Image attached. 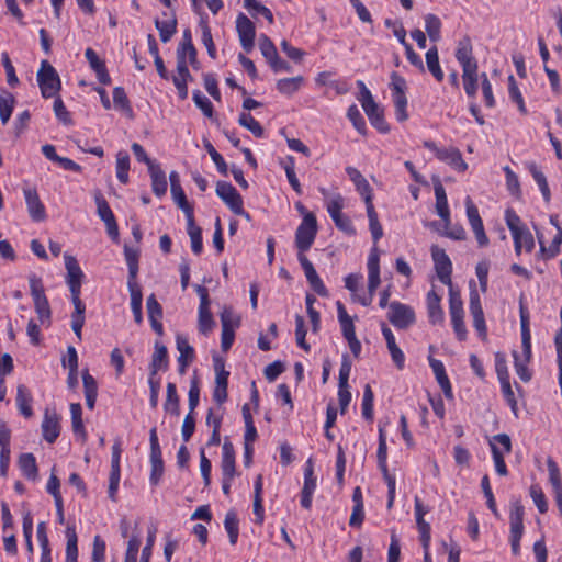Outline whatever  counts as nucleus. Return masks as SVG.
Listing matches in <instances>:
<instances>
[{
    "label": "nucleus",
    "instance_id": "27",
    "mask_svg": "<svg viewBox=\"0 0 562 562\" xmlns=\"http://www.w3.org/2000/svg\"><path fill=\"white\" fill-rule=\"evenodd\" d=\"M169 368V356L167 347L161 341L154 345V353L149 363V375H158L159 371H166Z\"/></svg>",
    "mask_w": 562,
    "mask_h": 562
},
{
    "label": "nucleus",
    "instance_id": "57",
    "mask_svg": "<svg viewBox=\"0 0 562 562\" xmlns=\"http://www.w3.org/2000/svg\"><path fill=\"white\" fill-rule=\"evenodd\" d=\"M22 531L25 541L26 551L29 554H33V515L30 510H25L22 514Z\"/></svg>",
    "mask_w": 562,
    "mask_h": 562
},
{
    "label": "nucleus",
    "instance_id": "8",
    "mask_svg": "<svg viewBox=\"0 0 562 562\" xmlns=\"http://www.w3.org/2000/svg\"><path fill=\"white\" fill-rule=\"evenodd\" d=\"M37 83L44 99L55 97L61 88V81L56 69L47 60L41 63L37 71Z\"/></svg>",
    "mask_w": 562,
    "mask_h": 562
},
{
    "label": "nucleus",
    "instance_id": "33",
    "mask_svg": "<svg viewBox=\"0 0 562 562\" xmlns=\"http://www.w3.org/2000/svg\"><path fill=\"white\" fill-rule=\"evenodd\" d=\"M441 297L434 291L430 290L426 296V303L428 308L429 322L434 325L442 324L445 321V313L440 305Z\"/></svg>",
    "mask_w": 562,
    "mask_h": 562
},
{
    "label": "nucleus",
    "instance_id": "32",
    "mask_svg": "<svg viewBox=\"0 0 562 562\" xmlns=\"http://www.w3.org/2000/svg\"><path fill=\"white\" fill-rule=\"evenodd\" d=\"M366 115L369 119L370 124L380 133L387 134L390 132V125L387 124L383 110L375 102L363 109Z\"/></svg>",
    "mask_w": 562,
    "mask_h": 562
},
{
    "label": "nucleus",
    "instance_id": "20",
    "mask_svg": "<svg viewBox=\"0 0 562 562\" xmlns=\"http://www.w3.org/2000/svg\"><path fill=\"white\" fill-rule=\"evenodd\" d=\"M65 268L67 270L66 283L70 292L81 291L85 273L80 268L78 260L68 254L64 255Z\"/></svg>",
    "mask_w": 562,
    "mask_h": 562
},
{
    "label": "nucleus",
    "instance_id": "62",
    "mask_svg": "<svg viewBox=\"0 0 562 562\" xmlns=\"http://www.w3.org/2000/svg\"><path fill=\"white\" fill-rule=\"evenodd\" d=\"M199 26L201 29V42L205 46L209 56L212 59H215L217 57V52H216L215 44L213 42L211 27L209 26V23L204 20L200 21Z\"/></svg>",
    "mask_w": 562,
    "mask_h": 562
},
{
    "label": "nucleus",
    "instance_id": "60",
    "mask_svg": "<svg viewBox=\"0 0 562 562\" xmlns=\"http://www.w3.org/2000/svg\"><path fill=\"white\" fill-rule=\"evenodd\" d=\"M514 368L516 374L522 382H529L532 379V371L529 369L531 359H525L518 357V351H513Z\"/></svg>",
    "mask_w": 562,
    "mask_h": 562
},
{
    "label": "nucleus",
    "instance_id": "9",
    "mask_svg": "<svg viewBox=\"0 0 562 562\" xmlns=\"http://www.w3.org/2000/svg\"><path fill=\"white\" fill-rule=\"evenodd\" d=\"M215 191L217 196L234 214L243 216L247 221L251 220V215L244 209L241 195L231 182L218 181Z\"/></svg>",
    "mask_w": 562,
    "mask_h": 562
},
{
    "label": "nucleus",
    "instance_id": "4",
    "mask_svg": "<svg viewBox=\"0 0 562 562\" xmlns=\"http://www.w3.org/2000/svg\"><path fill=\"white\" fill-rule=\"evenodd\" d=\"M317 231L316 216L312 212H306L295 232L297 256L305 255V252L311 249L315 241Z\"/></svg>",
    "mask_w": 562,
    "mask_h": 562
},
{
    "label": "nucleus",
    "instance_id": "6",
    "mask_svg": "<svg viewBox=\"0 0 562 562\" xmlns=\"http://www.w3.org/2000/svg\"><path fill=\"white\" fill-rule=\"evenodd\" d=\"M490 448L495 472L499 476L508 475V469L505 463V456L512 452V440L507 434H497L490 440Z\"/></svg>",
    "mask_w": 562,
    "mask_h": 562
},
{
    "label": "nucleus",
    "instance_id": "17",
    "mask_svg": "<svg viewBox=\"0 0 562 562\" xmlns=\"http://www.w3.org/2000/svg\"><path fill=\"white\" fill-rule=\"evenodd\" d=\"M236 31L244 50L251 52L255 46L256 29L252 21L244 13L237 15Z\"/></svg>",
    "mask_w": 562,
    "mask_h": 562
},
{
    "label": "nucleus",
    "instance_id": "15",
    "mask_svg": "<svg viewBox=\"0 0 562 562\" xmlns=\"http://www.w3.org/2000/svg\"><path fill=\"white\" fill-rule=\"evenodd\" d=\"M431 257L435 265V270L439 281L448 285L449 289H453L452 286V262L449 256L446 254L445 249L439 248L438 246L431 247Z\"/></svg>",
    "mask_w": 562,
    "mask_h": 562
},
{
    "label": "nucleus",
    "instance_id": "35",
    "mask_svg": "<svg viewBox=\"0 0 562 562\" xmlns=\"http://www.w3.org/2000/svg\"><path fill=\"white\" fill-rule=\"evenodd\" d=\"M20 471L22 475L31 481H35L38 476V468L36 463V458L31 452H25L20 454L18 461Z\"/></svg>",
    "mask_w": 562,
    "mask_h": 562
},
{
    "label": "nucleus",
    "instance_id": "52",
    "mask_svg": "<svg viewBox=\"0 0 562 562\" xmlns=\"http://www.w3.org/2000/svg\"><path fill=\"white\" fill-rule=\"evenodd\" d=\"M425 31L432 42H438L441 37L442 23L439 16L432 13H428L424 16Z\"/></svg>",
    "mask_w": 562,
    "mask_h": 562
},
{
    "label": "nucleus",
    "instance_id": "42",
    "mask_svg": "<svg viewBox=\"0 0 562 562\" xmlns=\"http://www.w3.org/2000/svg\"><path fill=\"white\" fill-rule=\"evenodd\" d=\"M130 165L131 159L130 155L124 151L120 150L116 154V161H115V175L120 183L127 184L130 181Z\"/></svg>",
    "mask_w": 562,
    "mask_h": 562
},
{
    "label": "nucleus",
    "instance_id": "48",
    "mask_svg": "<svg viewBox=\"0 0 562 562\" xmlns=\"http://www.w3.org/2000/svg\"><path fill=\"white\" fill-rule=\"evenodd\" d=\"M186 52H189V63L191 66H195V64L198 63V58H196V49L192 43V37H191V32L189 29L184 30L183 31V35H182V42L180 43L178 49H177V56H184L186 57Z\"/></svg>",
    "mask_w": 562,
    "mask_h": 562
},
{
    "label": "nucleus",
    "instance_id": "37",
    "mask_svg": "<svg viewBox=\"0 0 562 562\" xmlns=\"http://www.w3.org/2000/svg\"><path fill=\"white\" fill-rule=\"evenodd\" d=\"M537 236L540 246V254L544 259L555 258L560 254V248L562 245V228H559V232H557L554 235L549 247L544 245L542 235L537 234Z\"/></svg>",
    "mask_w": 562,
    "mask_h": 562
},
{
    "label": "nucleus",
    "instance_id": "36",
    "mask_svg": "<svg viewBox=\"0 0 562 562\" xmlns=\"http://www.w3.org/2000/svg\"><path fill=\"white\" fill-rule=\"evenodd\" d=\"M131 295V311L136 324L143 323V294L139 284L127 285Z\"/></svg>",
    "mask_w": 562,
    "mask_h": 562
},
{
    "label": "nucleus",
    "instance_id": "7",
    "mask_svg": "<svg viewBox=\"0 0 562 562\" xmlns=\"http://www.w3.org/2000/svg\"><path fill=\"white\" fill-rule=\"evenodd\" d=\"M449 314L457 339L464 341L468 330L464 324L463 301L459 290L449 289Z\"/></svg>",
    "mask_w": 562,
    "mask_h": 562
},
{
    "label": "nucleus",
    "instance_id": "22",
    "mask_svg": "<svg viewBox=\"0 0 562 562\" xmlns=\"http://www.w3.org/2000/svg\"><path fill=\"white\" fill-rule=\"evenodd\" d=\"M26 209L34 222H43L46 218V209L34 188L23 189Z\"/></svg>",
    "mask_w": 562,
    "mask_h": 562
},
{
    "label": "nucleus",
    "instance_id": "24",
    "mask_svg": "<svg viewBox=\"0 0 562 562\" xmlns=\"http://www.w3.org/2000/svg\"><path fill=\"white\" fill-rule=\"evenodd\" d=\"M146 308L148 314V319L151 326V329L159 336L162 337L164 325H162V316L164 311L161 304L157 301L155 294H150L146 301Z\"/></svg>",
    "mask_w": 562,
    "mask_h": 562
},
{
    "label": "nucleus",
    "instance_id": "25",
    "mask_svg": "<svg viewBox=\"0 0 562 562\" xmlns=\"http://www.w3.org/2000/svg\"><path fill=\"white\" fill-rule=\"evenodd\" d=\"M428 362H429V367L431 368V370L435 374L436 381L439 384L443 395L447 398H452L453 397L452 385H451L450 379L446 372L443 362L441 360H438V359L431 357V356L428 357Z\"/></svg>",
    "mask_w": 562,
    "mask_h": 562
},
{
    "label": "nucleus",
    "instance_id": "47",
    "mask_svg": "<svg viewBox=\"0 0 562 562\" xmlns=\"http://www.w3.org/2000/svg\"><path fill=\"white\" fill-rule=\"evenodd\" d=\"M281 167L283 168L286 179L291 186V188L301 195L303 193L301 183L295 173V158L293 156H286V158L281 161Z\"/></svg>",
    "mask_w": 562,
    "mask_h": 562
},
{
    "label": "nucleus",
    "instance_id": "1",
    "mask_svg": "<svg viewBox=\"0 0 562 562\" xmlns=\"http://www.w3.org/2000/svg\"><path fill=\"white\" fill-rule=\"evenodd\" d=\"M456 59L462 68V83L468 98H475L479 89V65L473 57V46L469 36L462 37L457 45Z\"/></svg>",
    "mask_w": 562,
    "mask_h": 562
},
{
    "label": "nucleus",
    "instance_id": "54",
    "mask_svg": "<svg viewBox=\"0 0 562 562\" xmlns=\"http://www.w3.org/2000/svg\"><path fill=\"white\" fill-rule=\"evenodd\" d=\"M504 218L508 229L510 231L513 239L518 238V232L527 228L526 224L522 223L520 216L513 207H507L505 210Z\"/></svg>",
    "mask_w": 562,
    "mask_h": 562
},
{
    "label": "nucleus",
    "instance_id": "12",
    "mask_svg": "<svg viewBox=\"0 0 562 562\" xmlns=\"http://www.w3.org/2000/svg\"><path fill=\"white\" fill-rule=\"evenodd\" d=\"M149 443H150V453H149V462H150V475L149 483L154 486L158 485L159 481L164 475V460L162 452L159 445V439L157 435V429L154 427L149 431Z\"/></svg>",
    "mask_w": 562,
    "mask_h": 562
},
{
    "label": "nucleus",
    "instance_id": "26",
    "mask_svg": "<svg viewBox=\"0 0 562 562\" xmlns=\"http://www.w3.org/2000/svg\"><path fill=\"white\" fill-rule=\"evenodd\" d=\"M547 467L549 472V482L552 486L554 501L562 517V477L557 462L552 458H548Z\"/></svg>",
    "mask_w": 562,
    "mask_h": 562
},
{
    "label": "nucleus",
    "instance_id": "41",
    "mask_svg": "<svg viewBox=\"0 0 562 562\" xmlns=\"http://www.w3.org/2000/svg\"><path fill=\"white\" fill-rule=\"evenodd\" d=\"M124 256L125 261L128 268V279H127V285L128 284H138L136 282L137 273H138V258L139 252L137 249H133L128 246H124Z\"/></svg>",
    "mask_w": 562,
    "mask_h": 562
},
{
    "label": "nucleus",
    "instance_id": "55",
    "mask_svg": "<svg viewBox=\"0 0 562 562\" xmlns=\"http://www.w3.org/2000/svg\"><path fill=\"white\" fill-rule=\"evenodd\" d=\"M529 171L539 187L544 202L549 203L551 200V192L544 173L537 167L536 164H530Z\"/></svg>",
    "mask_w": 562,
    "mask_h": 562
},
{
    "label": "nucleus",
    "instance_id": "2",
    "mask_svg": "<svg viewBox=\"0 0 562 562\" xmlns=\"http://www.w3.org/2000/svg\"><path fill=\"white\" fill-rule=\"evenodd\" d=\"M525 507L519 499L510 501L509 505V544L515 557L520 555V541L525 532Z\"/></svg>",
    "mask_w": 562,
    "mask_h": 562
},
{
    "label": "nucleus",
    "instance_id": "11",
    "mask_svg": "<svg viewBox=\"0 0 562 562\" xmlns=\"http://www.w3.org/2000/svg\"><path fill=\"white\" fill-rule=\"evenodd\" d=\"M423 146L432 151L435 157L449 165L457 171H465L468 164L464 161L461 151L456 147H439L432 140H424Z\"/></svg>",
    "mask_w": 562,
    "mask_h": 562
},
{
    "label": "nucleus",
    "instance_id": "38",
    "mask_svg": "<svg viewBox=\"0 0 562 562\" xmlns=\"http://www.w3.org/2000/svg\"><path fill=\"white\" fill-rule=\"evenodd\" d=\"M166 401L164 403V409L166 413L173 416L180 415V397L177 393V386L172 382H168L166 386Z\"/></svg>",
    "mask_w": 562,
    "mask_h": 562
},
{
    "label": "nucleus",
    "instance_id": "44",
    "mask_svg": "<svg viewBox=\"0 0 562 562\" xmlns=\"http://www.w3.org/2000/svg\"><path fill=\"white\" fill-rule=\"evenodd\" d=\"M71 426L76 436H80L82 441L87 440V431L82 420V407L80 403L70 404Z\"/></svg>",
    "mask_w": 562,
    "mask_h": 562
},
{
    "label": "nucleus",
    "instance_id": "23",
    "mask_svg": "<svg viewBox=\"0 0 562 562\" xmlns=\"http://www.w3.org/2000/svg\"><path fill=\"white\" fill-rule=\"evenodd\" d=\"M368 290L372 295L381 283L380 278V251L378 247L373 246L368 256Z\"/></svg>",
    "mask_w": 562,
    "mask_h": 562
},
{
    "label": "nucleus",
    "instance_id": "64",
    "mask_svg": "<svg viewBox=\"0 0 562 562\" xmlns=\"http://www.w3.org/2000/svg\"><path fill=\"white\" fill-rule=\"evenodd\" d=\"M238 123L249 130L254 136L256 137H262L265 134L263 127L261 124L250 114L247 112H243L239 115Z\"/></svg>",
    "mask_w": 562,
    "mask_h": 562
},
{
    "label": "nucleus",
    "instance_id": "28",
    "mask_svg": "<svg viewBox=\"0 0 562 562\" xmlns=\"http://www.w3.org/2000/svg\"><path fill=\"white\" fill-rule=\"evenodd\" d=\"M85 57L89 63L90 68L95 72V76L100 83L106 86L111 83V77L109 75L104 60L100 59L97 52L92 48H87Z\"/></svg>",
    "mask_w": 562,
    "mask_h": 562
},
{
    "label": "nucleus",
    "instance_id": "29",
    "mask_svg": "<svg viewBox=\"0 0 562 562\" xmlns=\"http://www.w3.org/2000/svg\"><path fill=\"white\" fill-rule=\"evenodd\" d=\"M15 404L19 413L24 418H31L34 414L33 412V395L31 390L24 385L19 384L16 387V397H15Z\"/></svg>",
    "mask_w": 562,
    "mask_h": 562
},
{
    "label": "nucleus",
    "instance_id": "30",
    "mask_svg": "<svg viewBox=\"0 0 562 562\" xmlns=\"http://www.w3.org/2000/svg\"><path fill=\"white\" fill-rule=\"evenodd\" d=\"M148 173L151 180V191L157 198H161L167 193L168 182L166 172L162 170L161 165L157 162L149 166Z\"/></svg>",
    "mask_w": 562,
    "mask_h": 562
},
{
    "label": "nucleus",
    "instance_id": "31",
    "mask_svg": "<svg viewBox=\"0 0 562 562\" xmlns=\"http://www.w3.org/2000/svg\"><path fill=\"white\" fill-rule=\"evenodd\" d=\"M434 191L436 196V212L438 216L443 221L445 226L448 227L451 224V220L446 190L443 186L438 182L434 186Z\"/></svg>",
    "mask_w": 562,
    "mask_h": 562
},
{
    "label": "nucleus",
    "instance_id": "53",
    "mask_svg": "<svg viewBox=\"0 0 562 562\" xmlns=\"http://www.w3.org/2000/svg\"><path fill=\"white\" fill-rule=\"evenodd\" d=\"M113 104L114 108L127 116H133V109L131 106V102L126 95V92L123 87H115L113 89Z\"/></svg>",
    "mask_w": 562,
    "mask_h": 562
},
{
    "label": "nucleus",
    "instance_id": "13",
    "mask_svg": "<svg viewBox=\"0 0 562 562\" xmlns=\"http://www.w3.org/2000/svg\"><path fill=\"white\" fill-rule=\"evenodd\" d=\"M387 318L397 329H407L416 323V315L413 307L398 301H393L389 305Z\"/></svg>",
    "mask_w": 562,
    "mask_h": 562
},
{
    "label": "nucleus",
    "instance_id": "43",
    "mask_svg": "<svg viewBox=\"0 0 562 562\" xmlns=\"http://www.w3.org/2000/svg\"><path fill=\"white\" fill-rule=\"evenodd\" d=\"M221 471L236 472L235 449L227 437L222 445Z\"/></svg>",
    "mask_w": 562,
    "mask_h": 562
},
{
    "label": "nucleus",
    "instance_id": "39",
    "mask_svg": "<svg viewBox=\"0 0 562 562\" xmlns=\"http://www.w3.org/2000/svg\"><path fill=\"white\" fill-rule=\"evenodd\" d=\"M337 305V314L338 321L341 328V334L345 339L353 338L356 336V328L353 324V319L348 315L344 304L338 301Z\"/></svg>",
    "mask_w": 562,
    "mask_h": 562
},
{
    "label": "nucleus",
    "instance_id": "5",
    "mask_svg": "<svg viewBox=\"0 0 562 562\" xmlns=\"http://www.w3.org/2000/svg\"><path fill=\"white\" fill-rule=\"evenodd\" d=\"M325 206L335 226L339 231L349 236H355L357 234L351 218L342 213V209L345 207V199L340 193H336L329 200H327Z\"/></svg>",
    "mask_w": 562,
    "mask_h": 562
},
{
    "label": "nucleus",
    "instance_id": "58",
    "mask_svg": "<svg viewBox=\"0 0 562 562\" xmlns=\"http://www.w3.org/2000/svg\"><path fill=\"white\" fill-rule=\"evenodd\" d=\"M503 171L505 173V184L509 194L516 199H520L522 195L520 182L518 176L512 170L509 166H504Z\"/></svg>",
    "mask_w": 562,
    "mask_h": 562
},
{
    "label": "nucleus",
    "instance_id": "51",
    "mask_svg": "<svg viewBox=\"0 0 562 562\" xmlns=\"http://www.w3.org/2000/svg\"><path fill=\"white\" fill-rule=\"evenodd\" d=\"M426 64L428 70L431 72L434 78L441 82L443 80L445 74L439 64L438 49L436 46L429 48L426 53Z\"/></svg>",
    "mask_w": 562,
    "mask_h": 562
},
{
    "label": "nucleus",
    "instance_id": "34",
    "mask_svg": "<svg viewBox=\"0 0 562 562\" xmlns=\"http://www.w3.org/2000/svg\"><path fill=\"white\" fill-rule=\"evenodd\" d=\"M166 18L165 20H155V26L159 32L160 41L162 43H167L171 40L173 34L177 32V20L173 13L168 14L167 12L162 13Z\"/></svg>",
    "mask_w": 562,
    "mask_h": 562
},
{
    "label": "nucleus",
    "instance_id": "59",
    "mask_svg": "<svg viewBox=\"0 0 562 562\" xmlns=\"http://www.w3.org/2000/svg\"><path fill=\"white\" fill-rule=\"evenodd\" d=\"M15 99L11 92L2 91L0 93V120L2 124H7L10 120L13 109H14Z\"/></svg>",
    "mask_w": 562,
    "mask_h": 562
},
{
    "label": "nucleus",
    "instance_id": "10",
    "mask_svg": "<svg viewBox=\"0 0 562 562\" xmlns=\"http://www.w3.org/2000/svg\"><path fill=\"white\" fill-rule=\"evenodd\" d=\"M30 292L34 302L35 312L38 315V319L42 324L46 321L49 322L52 311L48 299L45 294L43 281L35 273L29 276Z\"/></svg>",
    "mask_w": 562,
    "mask_h": 562
},
{
    "label": "nucleus",
    "instance_id": "40",
    "mask_svg": "<svg viewBox=\"0 0 562 562\" xmlns=\"http://www.w3.org/2000/svg\"><path fill=\"white\" fill-rule=\"evenodd\" d=\"M304 83L303 76H296L291 78H282L279 79L276 83L277 90L286 97H292L296 93Z\"/></svg>",
    "mask_w": 562,
    "mask_h": 562
},
{
    "label": "nucleus",
    "instance_id": "49",
    "mask_svg": "<svg viewBox=\"0 0 562 562\" xmlns=\"http://www.w3.org/2000/svg\"><path fill=\"white\" fill-rule=\"evenodd\" d=\"M224 528L228 535L229 543L235 546L239 536V520L235 510L231 509L226 513Z\"/></svg>",
    "mask_w": 562,
    "mask_h": 562
},
{
    "label": "nucleus",
    "instance_id": "18",
    "mask_svg": "<svg viewBox=\"0 0 562 562\" xmlns=\"http://www.w3.org/2000/svg\"><path fill=\"white\" fill-rule=\"evenodd\" d=\"M520 317V335H521V352H518L519 358L531 359V331H530V316L528 308L520 302L519 304Z\"/></svg>",
    "mask_w": 562,
    "mask_h": 562
},
{
    "label": "nucleus",
    "instance_id": "56",
    "mask_svg": "<svg viewBox=\"0 0 562 562\" xmlns=\"http://www.w3.org/2000/svg\"><path fill=\"white\" fill-rule=\"evenodd\" d=\"M170 191L175 203L178 205L179 209L182 210V212L186 215V218L191 220V217H194L193 206L188 202L182 187L176 186V188L170 189Z\"/></svg>",
    "mask_w": 562,
    "mask_h": 562
},
{
    "label": "nucleus",
    "instance_id": "19",
    "mask_svg": "<svg viewBox=\"0 0 562 562\" xmlns=\"http://www.w3.org/2000/svg\"><path fill=\"white\" fill-rule=\"evenodd\" d=\"M176 346L177 350L179 351V357L177 358L178 372L179 374L183 375L187 372L190 363H192L195 359V350L190 345L189 339L181 334L176 336Z\"/></svg>",
    "mask_w": 562,
    "mask_h": 562
},
{
    "label": "nucleus",
    "instance_id": "14",
    "mask_svg": "<svg viewBox=\"0 0 562 562\" xmlns=\"http://www.w3.org/2000/svg\"><path fill=\"white\" fill-rule=\"evenodd\" d=\"M195 291L200 297V305L198 310V327L199 331L207 335L214 327L215 322L210 311V296L209 291L203 285H196Z\"/></svg>",
    "mask_w": 562,
    "mask_h": 562
},
{
    "label": "nucleus",
    "instance_id": "50",
    "mask_svg": "<svg viewBox=\"0 0 562 562\" xmlns=\"http://www.w3.org/2000/svg\"><path fill=\"white\" fill-rule=\"evenodd\" d=\"M66 538L67 543L65 562H78V538L75 526H67Z\"/></svg>",
    "mask_w": 562,
    "mask_h": 562
},
{
    "label": "nucleus",
    "instance_id": "21",
    "mask_svg": "<svg viewBox=\"0 0 562 562\" xmlns=\"http://www.w3.org/2000/svg\"><path fill=\"white\" fill-rule=\"evenodd\" d=\"M42 436L48 443H54L60 435V416L55 411L46 409L41 425Z\"/></svg>",
    "mask_w": 562,
    "mask_h": 562
},
{
    "label": "nucleus",
    "instance_id": "45",
    "mask_svg": "<svg viewBox=\"0 0 562 562\" xmlns=\"http://www.w3.org/2000/svg\"><path fill=\"white\" fill-rule=\"evenodd\" d=\"M187 231L191 239L192 252L196 256L203 251L202 229L195 225L194 217L187 220Z\"/></svg>",
    "mask_w": 562,
    "mask_h": 562
},
{
    "label": "nucleus",
    "instance_id": "46",
    "mask_svg": "<svg viewBox=\"0 0 562 562\" xmlns=\"http://www.w3.org/2000/svg\"><path fill=\"white\" fill-rule=\"evenodd\" d=\"M513 241H514L515 254L517 256L521 255L522 249L526 252H531L535 248V238H533L531 232L528 229V227L518 232V238L513 239Z\"/></svg>",
    "mask_w": 562,
    "mask_h": 562
},
{
    "label": "nucleus",
    "instance_id": "3",
    "mask_svg": "<svg viewBox=\"0 0 562 562\" xmlns=\"http://www.w3.org/2000/svg\"><path fill=\"white\" fill-rule=\"evenodd\" d=\"M391 82L389 85L394 104L395 117L398 122L403 123L408 120L409 115L407 112V83L403 76L398 72L393 71L391 74Z\"/></svg>",
    "mask_w": 562,
    "mask_h": 562
},
{
    "label": "nucleus",
    "instance_id": "16",
    "mask_svg": "<svg viewBox=\"0 0 562 562\" xmlns=\"http://www.w3.org/2000/svg\"><path fill=\"white\" fill-rule=\"evenodd\" d=\"M465 211L469 224L474 233L477 245L480 247H486L490 243L488 237L484 229V224L481 218L477 206L473 203L470 196L465 199Z\"/></svg>",
    "mask_w": 562,
    "mask_h": 562
},
{
    "label": "nucleus",
    "instance_id": "61",
    "mask_svg": "<svg viewBox=\"0 0 562 562\" xmlns=\"http://www.w3.org/2000/svg\"><path fill=\"white\" fill-rule=\"evenodd\" d=\"M508 95L509 99L517 105L519 112L522 115H526L528 113V110L526 108L524 97L520 92L519 87L517 86L514 76H509L508 78Z\"/></svg>",
    "mask_w": 562,
    "mask_h": 562
},
{
    "label": "nucleus",
    "instance_id": "63",
    "mask_svg": "<svg viewBox=\"0 0 562 562\" xmlns=\"http://www.w3.org/2000/svg\"><path fill=\"white\" fill-rule=\"evenodd\" d=\"M192 80L184 56H177V74L172 77L173 85H186Z\"/></svg>",
    "mask_w": 562,
    "mask_h": 562
}]
</instances>
